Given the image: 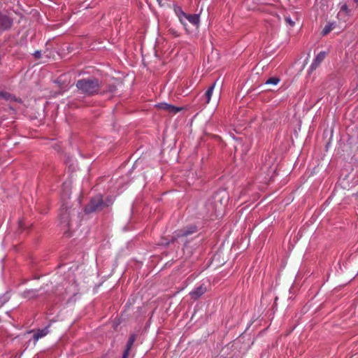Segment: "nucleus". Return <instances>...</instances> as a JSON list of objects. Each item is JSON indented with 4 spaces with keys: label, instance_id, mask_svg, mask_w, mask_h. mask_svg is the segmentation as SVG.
<instances>
[{
    "label": "nucleus",
    "instance_id": "nucleus-2",
    "mask_svg": "<svg viewBox=\"0 0 358 358\" xmlns=\"http://www.w3.org/2000/svg\"><path fill=\"white\" fill-rule=\"evenodd\" d=\"M113 203V199L107 196L103 199L101 194H97L91 198L90 202L85 208L86 214L99 213Z\"/></svg>",
    "mask_w": 358,
    "mask_h": 358
},
{
    "label": "nucleus",
    "instance_id": "nucleus-12",
    "mask_svg": "<svg viewBox=\"0 0 358 358\" xmlns=\"http://www.w3.org/2000/svg\"><path fill=\"white\" fill-rule=\"evenodd\" d=\"M0 99H3L8 101H15V98L11 94L0 91Z\"/></svg>",
    "mask_w": 358,
    "mask_h": 358
},
{
    "label": "nucleus",
    "instance_id": "nucleus-1",
    "mask_svg": "<svg viewBox=\"0 0 358 358\" xmlns=\"http://www.w3.org/2000/svg\"><path fill=\"white\" fill-rule=\"evenodd\" d=\"M76 86L80 94L94 96L101 92L102 85L96 78H87L78 80Z\"/></svg>",
    "mask_w": 358,
    "mask_h": 358
},
{
    "label": "nucleus",
    "instance_id": "nucleus-20",
    "mask_svg": "<svg viewBox=\"0 0 358 358\" xmlns=\"http://www.w3.org/2000/svg\"><path fill=\"white\" fill-rule=\"evenodd\" d=\"M134 343V341H131V340L129 339L127 343L126 348H127L129 349H131L133 347Z\"/></svg>",
    "mask_w": 358,
    "mask_h": 358
},
{
    "label": "nucleus",
    "instance_id": "nucleus-5",
    "mask_svg": "<svg viewBox=\"0 0 358 358\" xmlns=\"http://www.w3.org/2000/svg\"><path fill=\"white\" fill-rule=\"evenodd\" d=\"M196 231H197V227L196 226L191 225V226L187 227L185 229H182L178 231H176L174 236H173L172 241H174L175 240L182 238V237H187Z\"/></svg>",
    "mask_w": 358,
    "mask_h": 358
},
{
    "label": "nucleus",
    "instance_id": "nucleus-18",
    "mask_svg": "<svg viewBox=\"0 0 358 358\" xmlns=\"http://www.w3.org/2000/svg\"><path fill=\"white\" fill-rule=\"evenodd\" d=\"M131 350V349H129V348H126L124 351V352H123L122 358H128Z\"/></svg>",
    "mask_w": 358,
    "mask_h": 358
},
{
    "label": "nucleus",
    "instance_id": "nucleus-7",
    "mask_svg": "<svg viewBox=\"0 0 358 358\" xmlns=\"http://www.w3.org/2000/svg\"><path fill=\"white\" fill-rule=\"evenodd\" d=\"M208 289L205 284H202L200 286L194 289L189 292L190 298L194 300H198L203 294L207 292Z\"/></svg>",
    "mask_w": 358,
    "mask_h": 358
},
{
    "label": "nucleus",
    "instance_id": "nucleus-9",
    "mask_svg": "<svg viewBox=\"0 0 358 358\" xmlns=\"http://www.w3.org/2000/svg\"><path fill=\"white\" fill-rule=\"evenodd\" d=\"M49 328L50 325H48L47 327L42 329H38L37 331L31 330L29 331V333H33V340L34 345H36V343L40 338L45 336L50 333Z\"/></svg>",
    "mask_w": 358,
    "mask_h": 358
},
{
    "label": "nucleus",
    "instance_id": "nucleus-3",
    "mask_svg": "<svg viewBox=\"0 0 358 358\" xmlns=\"http://www.w3.org/2000/svg\"><path fill=\"white\" fill-rule=\"evenodd\" d=\"M71 210H69L67 203H63L59 213V222L64 228H66L64 234L68 236H70L68 230L71 229Z\"/></svg>",
    "mask_w": 358,
    "mask_h": 358
},
{
    "label": "nucleus",
    "instance_id": "nucleus-19",
    "mask_svg": "<svg viewBox=\"0 0 358 358\" xmlns=\"http://www.w3.org/2000/svg\"><path fill=\"white\" fill-rule=\"evenodd\" d=\"M34 56L36 59H40L41 57V52L39 50H36L34 53Z\"/></svg>",
    "mask_w": 358,
    "mask_h": 358
},
{
    "label": "nucleus",
    "instance_id": "nucleus-15",
    "mask_svg": "<svg viewBox=\"0 0 358 358\" xmlns=\"http://www.w3.org/2000/svg\"><path fill=\"white\" fill-rule=\"evenodd\" d=\"M116 91V86L114 85H108L106 89L102 90L100 94H103L106 92H114Z\"/></svg>",
    "mask_w": 358,
    "mask_h": 358
},
{
    "label": "nucleus",
    "instance_id": "nucleus-4",
    "mask_svg": "<svg viewBox=\"0 0 358 358\" xmlns=\"http://www.w3.org/2000/svg\"><path fill=\"white\" fill-rule=\"evenodd\" d=\"M176 14L180 20V22L184 25L187 26L186 21H188L192 24L198 27L199 24V15L198 14H187L181 8H178L176 10Z\"/></svg>",
    "mask_w": 358,
    "mask_h": 358
},
{
    "label": "nucleus",
    "instance_id": "nucleus-14",
    "mask_svg": "<svg viewBox=\"0 0 358 358\" xmlns=\"http://www.w3.org/2000/svg\"><path fill=\"white\" fill-rule=\"evenodd\" d=\"M280 79L279 78L271 77L266 81L265 85H276L280 83Z\"/></svg>",
    "mask_w": 358,
    "mask_h": 358
},
{
    "label": "nucleus",
    "instance_id": "nucleus-6",
    "mask_svg": "<svg viewBox=\"0 0 358 358\" xmlns=\"http://www.w3.org/2000/svg\"><path fill=\"white\" fill-rule=\"evenodd\" d=\"M155 107L159 110L167 112L170 114H176L183 110L182 107H177L167 103H159L155 105Z\"/></svg>",
    "mask_w": 358,
    "mask_h": 358
},
{
    "label": "nucleus",
    "instance_id": "nucleus-16",
    "mask_svg": "<svg viewBox=\"0 0 358 358\" xmlns=\"http://www.w3.org/2000/svg\"><path fill=\"white\" fill-rule=\"evenodd\" d=\"M342 12L345 13L347 15L350 14V10H349L348 6L347 4H343L341 6V10H340V11H339L338 15H340Z\"/></svg>",
    "mask_w": 358,
    "mask_h": 358
},
{
    "label": "nucleus",
    "instance_id": "nucleus-8",
    "mask_svg": "<svg viewBox=\"0 0 358 358\" xmlns=\"http://www.w3.org/2000/svg\"><path fill=\"white\" fill-rule=\"evenodd\" d=\"M13 25V20L8 15L0 13V30L10 29Z\"/></svg>",
    "mask_w": 358,
    "mask_h": 358
},
{
    "label": "nucleus",
    "instance_id": "nucleus-13",
    "mask_svg": "<svg viewBox=\"0 0 358 358\" xmlns=\"http://www.w3.org/2000/svg\"><path fill=\"white\" fill-rule=\"evenodd\" d=\"M335 27V23H328L325 25L322 30V34L324 36L327 35L330 33Z\"/></svg>",
    "mask_w": 358,
    "mask_h": 358
},
{
    "label": "nucleus",
    "instance_id": "nucleus-11",
    "mask_svg": "<svg viewBox=\"0 0 358 358\" xmlns=\"http://www.w3.org/2000/svg\"><path fill=\"white\" fill-rule=\"evenodd\" d=\"M215 84V83L212 84L204 94L203 97L206 99L205 103H208L210 102Z\"/></svg>",
    "mask_w": 358,
    "mask_h": 358
},
{
    "label": "nucleus",
    "instance_id": "nucleus-10",
    "mask_svg": "<svg viewBox=\"0 0 358 358\" xmlns=\"http://www.w3.org/2000/svg\"><path fill=\"white\" fill-rule=\"evenodd\" d=\"M327 56V52L325 51H322L319 52L315 58L313 59L311 65L310 66V71L312 72L315 71L320 64L324 61Z\"/></svg>",
    "mask_w": 358,
    "mask_h": 358
},
{
    "label": "nucleus",
    "instance_id": "nucleus-22",
    "mask_svg": "<svg viewBox=\"0 0 358 358\" xmlns=\"http://www.w3.org/2000/svg\"><path fill=\"white\" fill-rule=\"evenodd\" d=\"M355 1L357 3H358V0H355Z\"/></svg>",
    "mask_w": 358,
    "mask_h": 358
},
{
    "label": "nucleus",
    "instance_id": "nucleus-17",
    "mask_svg": "<svg viewBox=\"0 0 358 358\" xmlns=\"http://www.w3.org/2000/svg\"><path fill=\"white\" fill-rule=\"evenodd\" d=\"M285 20L286 23L287 24L290 25L291 27H293L295 24V22L289 16H285Z\"/></svg>",
    "mask_w": 358,
    "mask_h": 358
},
{
    "label": "nucleus",
    "instance_id": "nucleus-21",
    "mask_svg": "<svg viewBox=\"0 0 358 358\" xmlns=\"http://www.w3.org/2000/svg\"><path fill=\"white\" fill-rule=\"evenodd\" d=\"M129 340H131V341H134L135 342L136 339V334H131L129 338Z\"/></svg>",
    "mask_w": 358,
    "mask_h": 358
}]
</instances>
